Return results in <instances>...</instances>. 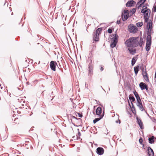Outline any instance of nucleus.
<instances>
[{"label":"nucleus","instance_id":"obj_1","mask_svg":"<svg viewBox=\"0 0 156 156\" xmlns=\"http://www.w3.org/2000/svg\"><path fill=\"white\" fill-rule=\"evenodd\" d=\"M136 37H130L125 42V44L127 47H135L138 46V41L137 40Z\"/></svg>","mask_w":156,"mask_h":156},{"label":"nucleus","instance_id":"obj_2","mask_svg":"<svg viewBox=\"0 0 156 156\" xmlns=\"http://www.w3.org/2000/svg\"><path fill=\"white\" fill-rule=\"evenodd\" d=\"M153 28L152 22L151 20H149V22L147 23V37H151L152 29Z\"/></svg>","mask_w":156,"mask_h":156},{"label":"nucleus","instance_id":"obj_3","mask_svg":"<svg viewBox=\"0 0 156 156\" xmlns=\"http://www.w3.org/2000/svg\"><path fill=\"white\" fill-rule=\"evenodd\" d=\"M124 14L122 13V17L123 21L127 20L129 17V12L128 10H125L124 11Z\"/></svg>","mask_w":156,"mask_h":156},{"label":"nucleus","instance_id":"obj_4","mask_svg":"<svg viewBox=\"0 0 156 156\" xmlns=\"http://www.w3.org/2000/svg\"><path fill=\"white\" fill-rule=\"evenodd\" d=\"M128 30L131 33H136L137 32V28L133 24H130L128 26Z\"/></svg>","mask_w":156,"mask_h":156},{"label":"nucleus","instance_id":"obj_5","mask_svg":"<svg viewBox=\"0 0 156 156\" xmlns=\"http://www.w3.org/2000/svg\"><path fill=\"white\" fill-rule=\"evenodd\" d=\"M141 12L144 14V16H149L151 13V10L149 9H142Z\"/></svg>","mask_w":156,"mask_h":156},{"label":"nucleus","instance_id":"obj_6","mask_svg":"<svg viewBox=\"0 0 156 156\" xmlns=\"http://www.w3.org/2000/svg\"><path fill=\"white\" fill-rule=\"evenodd\" d=\"M50 68L51 69L54 71L56 70V66H57V64L55 61H51L50 62Z\"/></svg>","mask_w":156,"mask_h":156},{"label":"nucleus","instance_id":"obj_7","mask_svg":"<svg viewBox=\"0 0 156 156\" xmlns=\"http://www.w3.org/2000/svg\"><path fill=\"white\" fill-rule=\"evenodd\" d=\"M136 4V2L133 0H132L128 1L126 4V7H132Z\"/></svg>","mask_w":156,"mask_h":156},{"label":"nucleus","instance_id":"obj_8","mask_svg":"<svg viewBox=\"0 0 156 156\" xmlns=\"http://www.w3.org/2000/svg\"><path fill=\"white\" fill-rule=\"evenodd\" d=\"M146 0H140L137 3L136 6L138 9L142 6V5L144 3Z\"/></svg>","mask_w":156,"mask_h":156},{"label":"nucleus","instance_id":"obj_9","mask_svg":"<svg viewBox=\"0 0 156 156\" xmlns=\"http://www.w3.org/2000/svg\"><path fill=\"white\" fill-rule=\"evenodd\" d=\"M136 122L139 125L140 128L141 129H144L143 126V124L141 120L138 117H136Z\"/></svg>","mask_w":156,"mask_h":156},{"label":"nucleus","instance_id":"obj_10","mask_svg":"<svg viewBox=\"0 0 156 156\" xmlns=\"http://www.w3.org/2000/svg\"><path fill=\"white\" fill-rule=\"evenodd\" d=\"M96 150L97 154L99 155H101L104 153V150L102 147H98L97 148Z\"/></svg>","mask_w":156,"mask_h":156},{"label":"nucleus","instance_id":"obj_11","mask_svg":"<svg viewBox=\"0 0 156 156\" xmlns=\"http://www.w3.org/2000/svg\"><path fill=\"white\" fill-rule=\"evenodd\" d=\"M88 69L89 70L88 75L91 76L93 74V66L91 65H88Z\"/></svg>","mask_w":156,"mask_h":156},{"label":"nucleus","instance_id":"obj_12","mask_svg":"<svg viewBox=\"0 0 156 156\" xmlns=\"http://www.w3.org/2000/svg\"><path fill=\"white\" fill-rule=\"evenodd\" d=\"M148 154L149 156H154V152L152 149L150 147H147Z\"/></svg>","mask_w":156,"mask_h":156},{"label":"nucleus","instance_id":"obj_13","mask_svg":"<svg viewBox=\"0 0 156 156\" xmlns=\"http://www.w3.org/2000/svg\"><path fill=\"white\" fill-rule=\"evenodd\" d=\"M96 48V45L94 42L91 43V45L90 47V53H92L93 51L95 50Z\"/></svg>","mask_w":156,"mask_h":156},{"label":"nucleus","instance_id":"obj_14","mask_svg":"<svg viewBox=\"0 0 156 156\" xmlns=\"http://www.w3.org/2000/svg\"><path fill=\"white\" fill-rule=\"evenodd\" d=\"M102 112V109L101 107H99L97 108L96 111V114L97 115H98L99 116H100L101 115H101V114Z\"/></svg>","mask_w":156,"mask_h":156},{"label":"nucleus","instance_id":"obj_15","mask_svg":"<svg viewBox=\"0 0 156 156\" xmlns=\"http://www.w3.org/2000/svg\"><path fill=\"white\" fill-rule=\"evenodd\" d=\"M99 35L98 34H96L95 33L94 34L93 40L95 42L98 41H99Z\"/></svg>","mask_w":156,"mask_h":156},{"label":"nucleus","instance_id":"obj_16","mask_svg":"<svg viewBox=\"0 0 156 156\" xmlns=\"http://www.w3.org/2000/svg\"><path fill=\"white\" fill-rule=\"evenodd\" d=\"M128 50L129 51L130 54L132 55H134L136 52V49L132 48H128Z\"/></svg>","mask_w":156,"mask_h":156},{"label":"nucleus","instance_id":"obj_17","mask_svg":"<svg viewBox=\"0 0 156 156\" xmlns=\"http://www.w3.org/2000/svg\"><path fill=\"white\" fill-rule=\"evenodd\" d=\"M133 94H134L135 97L136 98L137 102L139 101L141 102V99L139 95L137 93L136 90H134L133 92Z\"/></svg>","mask_w":156,"mask_h":156},{"label":"nucleus","instance_id":"obj_18","mask_svg":"<svg viewBox=\"0 0 156 156\" xmlns=\"http://www.w3.org/2000/svg\"><path fill=\"white\" fill-rule=\"evenodd\" d=\"M142 74L145 80L147 82H149V79L148 75L147 73H142Z\"/></svg>","mask_w":156,"mask_h":156},{"label":"nucleus","instance_id":"obj_19","mask_svg":"<svg viewBox=\"0 0 156 156\" xmlns=\"http://www.w3.org/2000/svg\"><path fill=\"white\" fill-rule=\"evenodd\" d=\"M137 105L139 108L140 110L142 111H143L144 110V108L142 105L141 101V102L139 101L137 102Z\"/></svg>","mask_w":156,"mask_h":156},{"label":"nucleus","instance_id":"obj_20","mask_svg":"<svg viewBox=\"0 0 156 156\" xmlns=\"http://www.w3.org/2000/svg\"><path fill=\"white\" fill-rule=\"evenodd\" d=\"M147 86L145 83L143 82H141L139 84V86L141 90H144L147 88Z\"/></svg>","mask_w":156,"mask_h":156},{"label":"nucleus","instance_id":"obj_21","mask_svg":"<svg viewBox=\"0 0 156 156\" xmlns=\"http://www.w3.org/2000/svg\"><path fill=\"white\" fill-rule=\"evenodd\" d=\"M151 37H146V45H151Z\"/></svg>","mask_w":156,"mask_h":156},{"label":"nucleus","instance_id":"obj_22","mask_svg":"<svg viewBox=\"0 0 156 156\" xmlns=\"http://www.w3.org/2000/svg\"><path fill=\"white\" fill-rule=\"evenodd\" d=\"M139 65H137V66L134 67V70L135 74L137 75L139 70Z\"/></svg>","mask_w":156,"mask_h":156},{"label":"nucleus","instance_id":"obj_23","mask_svg":"<svg viewBox=\"0 0 156 156\" xmlns=\"http://www.w3.org/2000/svg\"><path fill=\"white\" fill-rule=\"evenodd\" d=\"M137 58V56H135L133 57L131 60V65L132 66H133L134 65Z\"/></svg>","mask_w":156,"mask_h":156},{"label":"nucleus","instance_id":"obj_24","mask_svg":"<svg viewBox=\"0 0 156 156\" xmlns=\"http://www.w3.org/2000/svg\"><path fill=\"white\" fill-rule=\"evenodd\" d=\"M112 41H113V42L111 43L110 47L111 48H113L115 47L118 41H115V40Z\"/></svg>","mask_w":156,"mask_h":156},{"label":"nucleus","instance_id":"obj_25","mask_svg":"<svg viewBox=\"0 0 156 156\" xmlns=\"http://www.w3.org/2000/svg\"><path fill=\"white\" fill-rule=\"evenodd\" d=\"M154 137L152 136L151 137H149L148 138V140L149 143L151 144L153 143L154 142Z\"/></svg>","mask_w":156,"mask_h":156},{"label":"nucleus","instance_id":"obj_26","mask_svg":"<svg viewBox=\"0 0 156 156\" xmlns=\"http://www.w3.org/2000/svg\"><path fill=\"white\" fill-rule=\"evenodd\" d=\"M103 117V115H101L100 116H99V118H95L93 120V123H94V124L95 123L97 122H98V121L100 120Z\"/></svg>","mask_w":156,"mask_h":156},{"label":"nucleus","instance_id":"obj_27","mask_svg":"<svg viewBox=\"0 0 156 156\" xmlns=\"http://www.w3.org/2000/svg\"><path fill=\"white\" fill-rule=\"evenodd\" d=\"M114 36V37L112 38V40H115V41H118V35L116 33L114 35H113V36Z\"/></svg>","mask_w":156,"mask_h":156},{"label":"nucleus","instance_id":"obj_28","mask_svg":"<svg viewBox=\"0 0 156 156\" xmlns=\"http://www.w3.org/2000/svg\"><path fill=\"white\" fill-rule=\"evenodd\" d=\"M101 30L102 28L101 27L99 28L96 30L94 33L96 34H98L99 35L101 34Z\"/></svg>","mask_w":156,"mask_h":156},{"label":"nucleus","instance_id":"obj_29","mask_svg":"<svg viewBox=\"0 0 156 156\" xmlns=\"http://www.w3.org/2000/svg\"><path fill=\"white\" fill-rule=\"evenodd\" d=\"M129 98L131 101V102H134L135 100L134 97L133 96H131V95L129 96Z\"/></svg>","mask_w":156,"mask_h":156},{"label":"nucleus","instance_id":"obj_30","mask_svg":"<svg viewBox=\"0 0 156 156\" xmlns=\"http://www.w3.org/2000/svg\"><path fill=\"white\" fill-rule=\"evenodd\" d=\"M136 26L138 27H140L141 26H142L143 25V22H138L136 23Z\"/></svg>","mask_w":156,"mask_h":156},{"label":"nucleus","instance_id":"obj_31","mask_svg":"<svg viewBox=\"0 0 156 156\" xmlns=\"http://www.w3.org/2000/svg\"><path fill=\"white\" fill-rule=\"evenodd\" d=\"M136 11V9L135 8H133L131 10L130 12V16H131L132 15L135 13Z\"/></svg>","mask_w":156,"mask_h":156},{"label":"nucleus","instance_id":"obj_32","mask_svg":"<svg viewBox=\"0 0 156 156\" xmlns=\"http://www.w3.org/2000/svg\"><path fill=\"white\" fill-rule=\"evenodd\" d=\"M88 61L89 62V63L88 65H91L93 66L92 64V58H88Z\"/></svg>","mask_w":156,"mask_h":156},{"label":"nucleus","instance_id":"obj_33","mask_svg":"<svg viewBox=\"0 0 156 156\" xmlns=\"http://www.w3.org/2000/svg\"><path fill=\"white\" fill-rule=\"evenodd\" d=\"M149 16H144L145 22L147 23L149 22Z\"/></svg>","mask_w":156,"mask_h":156},{"label":"nucleus","instance_id":"obj_34","mask_svg":"<svg viewBox=\"0 0 156 156\" xmlns=\"http://www.w3.org/2000/svg\"><path fill=\"white\" fill-rule=\"evenodd\" d=\"M151 45H146L145 49H146V50L147 51H148L150 50L151 48Z\"/></svg>","mask_w":156,"mask_h":156},{"label":"nucleus","instance_id":"obj_35","mask_svg":"<svg viewBox=\"0 0 156 156\" xmlns=\"http://www.w3.org/2000/svg\"><path fill=\"white\" fill-rule=\"evenodd\" d=\"M129 105L130 106V108H133V109H134V111H135V108L134 106V105H133V103L132 102H131V104L132 105V106H131L130 105V104L129 103Z\"/></svg>","mask_w":156,"mask_h":156},{"label":"nucleus","instance_id":"obj_36","mask_svg":"<svg viewBox=\"0 0 156 156\" xmlns=\"http://www.w3.org/2000/svg\"><path fill=\"white\" fill-rule=\"evenodd\" d=\"M57 66L58 67V68L61 71V72L62 73L63 72V69L61 67H61V65H60V64H59V66H58L57 65Z\"/></svg>","mask_w":156,"mask_h":156},{"label":"nucleus","instance_id":"obj_37","mask_svg":"<svg viewBox=\"0 0 156 156\" xmlns=\"http://www.w3.org/2000/svg\"><path fill=\"white\" fill-rule=\"evenodd\" d=\"M143 141V139L141 137H140L139 139V142L140 143L141 145H143V144H142Z\"/></svg>","mask_w":156,"mask_h":156},{"label":"nucleus","instance_id":"obj_38","mask_svg":"<svg viewBox=\"0 0 156 156\" xmlns=\"http://www.w3.org/2000/svg\"><path fill=\"white\" fill-rule=\"evenodd\" d=\"M108 32L109 33H111L112 32V30L111 28H109L108 30Z\"/></svg>","mask_w":156,"mask_h":156},{"label":"nucleus","instance_id":"obj_39","mask_svg":"<svg viewBox=\"0 0 156 156\" xmlns=\"http://www.w3.org/2000/svg\"><path fill=\"white\" fill-rule=\"evenodd\" d=\"M77 114L78 115V116L80 117H82L83 116V115L82 113H80L78 112H77Z\"/></svg>","mask_w":156,"mask_h":156},{"label":"nucleus","instance_id":"obj_40","mask_svg":"<svg viewBox=\"0 0 156 156\" xmlns=\"http://www.w3.org/2000/svg\"><path fill=\"white\" fill-rule=\"evenodd\" d=\"M72 119H75L76 120H77H77H80V121H81V119H80V118L77 119L74 116H73L72 117Z\"/></svg>","mask_w":156,"mask_h":156},{"label":"nucleus","instance_id":"obj_41","mask_svg":"<svg viewBox=\"0 0 156 156\" xmlns=\"http://www.w3.org/2000/svg\"><path fill=\"white\" fill-rule=\"evenodd\" d=\"M132 110V112L134 114H136V110H135V111H134V109H133V108H130Z\"/></svg>","mask_w":156,"mask_h":156},{"label":"nucleus","instance_id":"obj_42","mask_svg":"<svg viewBox=\"0 0 156 156\" xmlns=\"http://www.w3.org/2000/svg\"><path fill=\"white\" fill-rule=\"evenodd\" d=\"M100 66V67H101V68H100V70L101 71H102L103 70H104V68H103V66H102V65H101Z\"/></svg>","mask_w":156,"mask_h":156},{"label":"nucleus","instance_id":"obj_43","mask_svg":"<svg viewBox=\"0 0 156 156\" xmlns=\"http://www.w3.org/2000/svg\"><path fill=\"white\" fill-rule=\"evenodd\" d=\"M142 73H147V71H146V69H145V70H144V68H143L142 69Z\"/></svg>","mask_w":156,"mask_h":156},{"label":"nucleus","instance_id":"obj_44","mask_svg":"<svg viewBox=\"0 0 156 156\" xmlns=\"http://www.w3.org/2000/svg\"><path fill=\"white\" fill-rule=\"evenodd\" d=\"M153 11L154 12H156V5L154 6L153 8Z\"/></svg>","mask_w":156,"mask_h":156},{"label":"nucleus","instance_id":"obj_45","mask_svg":"<svg viewBox=\"0 0 156 156\" xmlns=\"http://www.w3.org/2000/svg\"><path fill=\"white\" fill-rule=\"evenodd\" d=\"M115 122L117 123H119V124H120L121 122H120V121L119 120V119H118V120H116L115 121Z\"/></svg>","mask_w":156,"mask_h":156},{"label":"nucleus","instance_id":"obj_46","mask_svg":"<svg viewBox=\"0 0 156 156\" xmlns=\"http://www.w3.org/2000/svg\"><path fill=\"white\" fill-rule=\"evenodd\" d=\"M116 23L117 24H119L121 23L120 20H118L116 22Z\"/></svg>","mask_w":156,"mask_h":156},{"label":"nucleus","instance_id":"obj_47","mask_svg":"<svg viewBox=\"0 0 156 156\" xmlns=\"http://www.w3.org/2000/svg\"><path fill=\"white\" fill-rule=\"evenodd\" d=\"M138 43H139L138 45H139L140 46V47H141L142 46V44H143L142 43H141V42H139V41H138Z\"/></svg>","mask_w":156,"mask_h":156},{"label":"nucleus","instance_id":"obj_48","mask_svg":"<svg viewBox=\"0 0 156 156\" xmlns=\"http://www.w3.org/2000/svg\"><path fill=\"white\" fill-rule=\"evenodd\" d=\"M142 9H147L148 8L147 7L145 6L144 5H143V6L142 7Z\"/></svg>","mask_w":156,"mask_h":156},{"label":"nucleus","instance_id":"obj_49","mask_svg":"<svg viewBox=\"0 0 156 156\" xmlns=\"http://www.w3.org/2000/svg\"><path fill=\"white\" fill-rule=\"evenodd\" d=\"M80 150V147H77L76 149L77 151L79 152Z\"/></svg>","mask_w":156,"mask_h":156},{"label":"nucleus","instance_id":"obj_50","mask_svg":"<svg viewBox=\"0 0 156 156\" xmlns=\"http://www.w3.org/2000/svg\"><path fill=\"white\" fill-rule=\"evenodd\" d=\"M147 88H145V89H146V91L147 92H148V86H147V87H146Z\"/></svg>","mask_w":156,"mask_h":156},{"label":"nucleus","instance_id":"obj_51","mask_svg":"<svg viewBox=\"0 0 156 156\" xmlns=\"http://www.w3.org/2000/svg\"><path fill=\"white\" fill-rule=\"evenodd\" d=\"M77 130L78 131V135L79 136H80L81 134L80 132L79 131V129H78Z\"/></svg>","mask_w":156,"mask_h":156},{"label":"nucleus","instance_id":"obj_52","mask_svg":"<svg viewBox=\"0 0 156 156\" xmlns=\"http://www.w3.org/2000/svg\"><path fill=\"white\" fill-rule=\"evenodd\" d=\"M88 85L86 83L85 84V87L87 88V89H88Z\"/></svg>","mask_w":156,"mask_h":156},{"label":"nucleus","instance_id":"obj_53","mask_svg":"<svg viewBox=\"0 0 156 156\" xmlns=\"http://www.w3.org/2000/svg\"><path fill=\"white\" fill-rule=\"evenodd\" d=\"M155 78H156V72H155V76H154Z\"/></svg>","mask_w":156,"mask_h":156},{"label":"nucleus","instance_id":"obj_54","mask_svg":"<svg viewBox=\"0 0 156 156\" xmlns=\"http://www.w3.org/2000/svg\"><path fill=\"white\" fill-rule=\"evenodd\" d=\"M18 120V119L17 118H15V120H14V121H16V120Z\"/></svg>","mask_w":156,"mask_h":156},{"label":"nucleus","instance_id":"obj_55","mask_svg":"<svg viewBox=\"0 0 156 156\" xmlns=\"http://www.w3.org/2000/svg\"><path fill=\"white\" fill-rule=\"evenodd\" d=\"M101 88H102V89H103V90H104L105 91V90L104 89L102 88V86H101Z\"/></svg>","mask_w":156,"mask_h":156},{"label":"nucleus","instance_id":"obj_56","mask_svg":"<svg viewBox=\"0 0 156 156\" xmlns=\"http://www.w3.org/2000/svg\"><path fill=\"white\" fill-rule=\"evenodd\" d=\"M154 122H156V119H154Z\"/></svg>","mask_w":156,"mask_h":156},{"label":"nucleus","instance_id":"obj_57","mask_svg":"<svg viewBox=\"0 0 156 156\" xmlns=\"http://www.w3.org/2000/svg\"><path fill=\"white\" fill-rule=\"evenodd\" d=\"M147 115H148V116H149V115L147 114Z\"/></svg>","mask_w":156,"mask_h":156},{"label":"nucleus","instance_id":"obj_58","mask_svg":"<svg viewBox=\"0 0 156 156\" xmlns=\"http://www.w3.org/2000/svg\"><path fill=\"white\" fill-rule=\"evenodd\" d=\"M41 86H42V87H44V86L43 85H41Z\"/></svg>","mask_w":156,"mask_h":156},{"label":"nucleus","instance_id":"obj_59","mask_svg":"<svg viewBox=\"0 0 156 156\" xmlns=\"http://www.w3.org/2000/svg\"><path fill=\"white\" fill-rule=\"evenodd\" d=\"M13 14V12H12V13L11 14H12V15Z\"/></svg>","mask_w":156,"mask_h":156},{"label":"nucleus","instance_id":"obj_60","mask_svg":"<svg viewBox=\"0 0 156 156\" xmlns=\"http://www.w3.org/2000/svg\"><path fill=\"white\" fill-rule=\"evenodd\" d=\"M16 123H15V124H16ZM14 124H13V125H14Z\"/></svg>","mask_w":156,"mask_h":156},{"label":"nucleus","instance_id":"obj_61","mask_svg":"<svg viewBox=\"0 0 156 156\" xmlns=\"http://www.w3.org/2000/svg\"><path fill=\"white\" fill-rule=\"evenodd\" d=\"M144 147V145H143V147Z\"/></svg>","mask_w":156,"mask_h":156},{"label":"nucleus","instance_id":"obj_62","mask_svg":"<svg viewBox=\"0 0 156 156\" xmlns=\"http://www.w3.org/2000/svg\"><path fill=\"white\" fill-rule=\"evenodd\" d=\"M132 135H133V134H132H132H131V135H132Z\"/></svg>","mask_w":156,"mask_h":156}]
</instances>
